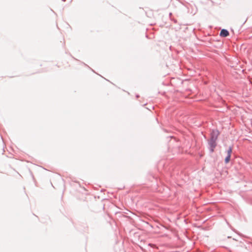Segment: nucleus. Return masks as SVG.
I'll return each instance as SVG.
<instances>
[{
	"mask_svg": "<svg viewBox=\"0 0 252 252\" xmlns=\"http://www.w3.org/2000/svg\"><path fill=\"white\" fill-rule=\"evenodd\" d=\"M214 133L215 134V137L214 138V136H213L212 138H211V139L209 142V144L211 147V152H214V149L215 148V147L216 146V141L218 136L219 135V132H218V131H215L214 132Z\"/></svg>",
	"mask_w": 252,
	"mask_h": 252,
	"instance_id": "1",
	"label": "nucleus"
},
{
	"mask_svg": "<svg viewBox=\"0 0 252 252\" xmlns=\"http://www.w3.org/2000/svg\"><path fill=\"white\" fill-rule=\"evenodd\" d=\"M232 151V149L231 147H229L227 151V156L225 158V162L226 163L229 162L230 161Z\"/></svg>",
	"mask_w": 252,
	"mask_h": 252,
	"instance_id": "2",
	"label": "nucleus"
},
{
	"mask_svg": "<svg viewBox=\"0 0 252 252\" xmlns=\"http://www.w3.org/2000/svg\"><path fill=\"white\" fill-rule=\"evenodd\" d=\"M229 35V32L226 30L223 29L220 31V36L222 37H226Z\"/></svg>",
	"mask_w": 252,
	"mask_h": 252,
	"instance_id": "3",
	"label": "nucleus"
},
{
	"mask_svg": "<svg viewBox=\"0 0 252 252\" xmlns=\"http://www.w3.org/2000/svg\"><path fill=\"white\" fill-rule=\"evenodd\" d=\"M217 130H213L211 133V135H212V137H213V136H214V137L215 138V134L214 133V132L215 131H216Z\"/></svg>",
	"mask_w": 252,
	"mask_h": 252,
	"instance_id": "4",
	"label": "nucleus"
},
{
	"mask_svg": "<svg viewBox=\"0 0 252 252\" xmlns=\"http://www.w3.org/2000/svg\"><path fill=\"white\" fill-rule=\"evenodd\" d=\"M148 246H154V245L151 244V243H149L148 244Z\"/></svg>",
	"mask_w": 252,
	"mask_h": 252,
	"instance_id": "5",
	"label": "nucleus"
}]
</instances>
